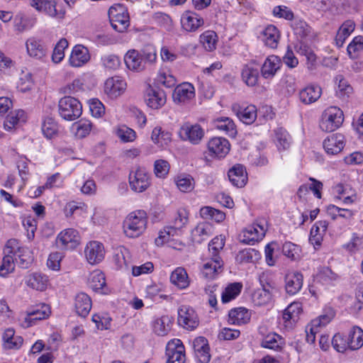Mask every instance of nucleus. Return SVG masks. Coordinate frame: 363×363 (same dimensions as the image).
Returning <instances> with one entry per match:
<instances>
[{"instance_id":"53","label":"nucleus","mask_w":363,"mask_h":363,"mask_svg":"<svg viewBox=\"0 0 363 363\" xmlns=\"http://www.w3.org/2000/svg\"><path fill=\"white\" fill-rule=\"evenodd\" d=\"M42 131L47 138H52L58 131L57 123L52 118H46L42 125Z\"/></svg>"},{"instance_id":"25","label":"nucleus","mask_w":363,"mask_h":363,"mask_svg":"<svg viewBox=\"0 0 363 363\" xmlns=\"http://www.w3.org/2000/svg\"><path fill=\"white\" fill-rule=\"evenodd\" d=\"M303 286V275L298 272H291L285 277V289L288 294H297Z\"/></svg>"},{"instance_id":"2","label":"nucleus","mask_w":363,"mask_h":363,"mask_svg":"<svg viewBox=\"0 0 363 363\" xmlns=\"http://www.w3.org/2000/svg\"><path fill=\"white\" fill-rule=\"evenodd\" d=\"M189 212L185 208H179L169 226L164 228V231L160 233L159 237L156 239V242L159 243L167 242L170 236H174L180 234L184 228L189 222Z\"/></svg>"},{"instance_id":"7","label":"nucleus","mask_w":363,"mask_h":363,"mask_svg":"<svg viewBox=\"0 0 363 363\" xmlns=\"http://www.w3.org/2000/svg\"><path fill=\"white\" fill-rule=\"evenodd\" d=\"M27 55L32 59L43 62L48 57V48L40 38L31 36L26 40Z\"/></svg>"},{"instance_id":"63","label":"nucleus","mask_w":363,"mask_h":363,"mask_svg":"<svg viewBox=\"0 0 363 363\" xmlns=\"http://www.w3.org/2000/svg\"><path fill=\"white\" fill-rule=\"evenodd\" d=\"M158 83L164 85L167 88H171L175 86L177 83L176 78L169 72H161L157 77Z\"/></svg>"},{"instance_id":"27","label":"nucleus","mask_w":363,"mask_h":363,"mask_svg":"<svg viewBox=\"0 0 363 363\" xmlns=\"http://www.w3.org/2000/svg\"><path fill=\"white\" fill-rule=\"evenodd\" d=\"M242 81L248 86H255L258 83L259 70L257 65L250 63L245 65L241 72Z\"/></svg>"},{"instance_id":"55","label":"nucleus","mask_w":363,"mask_h":363,"mask_svg":"<svg viewBox=\"0 0 363 363\" xmlns=\"http://www.w3.org/2000/svg\"><path fill=\"white\" fill-rule=\"evenodd\" d=\"M68 46V42L66 39L62 38L55 45L52 55V60L54 63L60 62L65 57V49Z\"/></svg>"},{"instance_id":"59","label":"nucleus","mask_w":363,"mask_h":363,"mask_svg":"<svg viewBox=\"0 0 363 363\" xmlns=\"http://www.w3.org/2000/svg\"><path fill=\"white\" fill-rule=\"evenodd\" d=\"M225 245L224 238L217 236L214 238L208 244V250L211 255V257H219V252L223 250Z\"/></svg>"},{"instance_id":"62","label":"nucleus","mask_w":363,"mask_h":363,"mask_svg":"<svg viewBox=\"0 0 363 363\" xmlns=\"http://www.w3.org/2000/svg\"><path fill=\"white\" fill-rule=\"evenodd\" d=\"M332 344L333 347L339 352H344L347 349H350V345L348 341H347V337H345L340 333H337L334 335Z\"/></svg>"},{"instance_id":"29","label":"nucleus","mask_w":363,"mask_h":363,"mask_svg":"<svg viewBox=\"0 0 363 363\" xmlns=\"http://www.w3.org/2000/svg\"><path fill=\"white\" fill-rule=\"evenodd\" d=\"M321 94L322 90L320 86L311 85L299 92V99L304 104H311L315 102L320 97Z\"/></svg>"},{"instance_id":"33","label":"nucleus","mask_w":363,"mask_h":363,"mask_svg":"<svg viewBox=\"0 0 363 363\" xmlns=\"http://www.w3.org/2000/svg\"><path fill=\"white\" fill-rule=\"evenodd\" d=\"M170 281L180 289H186L190 283L188 274L183 267H177L172 272Z\"/></svg>"},{"instance_id":"20","label":"nucleus","mask_w":363,"mask_h":363,"mask_svg":"<svg viewBox=\"0 0 363 363\" xmlns=\"http://www.w3.org/2000/svg\"><path fill=\"white\" fill-rule=\"evenodd\" d=\"M323 145L328 155L337 154L345 145V136L340 133L333 134L324 140Z\"/></svg>"},{"instance_id":"6","label":"nucleus","mask_w":363,"mask_h":363,"mask_svg":"<svg viewBox=\"0 0 363 363\" xmlns=\"http://www.w3.org/2000/svg\"><path fill=\"white\" fill-rule=\"evenodd\" d=\"M205 131L198 123L185 122L179 128L178 135L183 141L189 142L192 145H198L204 137Z\"/></svg>"},{"instance_id":"49","label":"nucleus","mask_w":363,"mask_h":363,"mask_svg":"<svg viewBox=\"0 0 363 363\" xmlns=\"http://www.w3.org/2000/svg\"><path fill=\"white\" fill-rule=\"evenodd\" d=\"M91 127V123L85 119H81L72 125V128L75 130V135L79 138H84L87 136L90 133Z\"/></svg>"},{"instance_id":"56","label":"nucleus","mask_w":363,"mask_h":363,"mask_svg":"<svg viewBox=\"0 0 363 363\" xmlns=\"http://www.w3.org/2000/svg\"><path fill=\"white\" fill-rule=\"evenodd\" d=\"M33 85L32 75L30 72H22L21 74L17 88L21 92H26L31 89Z\"/></svg>"},{"instance_id":"22","label":"nucleus","mask_w":363,"mask_h":363,"mask_svg":"<svg viewBox=\"0 0 363 363\" xmlns=\"http://www.w3.org/2000/svg\"><path fill=\"white\" fill-rule=\"evenodd\" d=\"M264 228L258 224L247 227L242 231L241 242L247 245H254L263 238Z\"/></svg>"},{"instance_id":"24","label":"nucleus","mask_w":363,"mask_h":363,"mask_svg":"<svg viewBox=\"0 0 363 363\" xmlns=\"http://www.w3.org/2000/svg\"><path fill=\"white\" fill-rule=\"evenodd\" d=\"M228 176L230 182L236 187H243L247 181L246 170L243 165L238 164L228 171Z\"/></svg>"},{"instance_id":"16","label":"nucleus","mask_w":363,"mask_h":363,"mask_svg":"<svg viewBox=\"0 0 363 363\" xmlns=\"http://www.w3.org/2000/svg\"><path fill=\"white\" fill-rule=\"evenodd\" d=\"M230 143L223 138L216 137L208 143V149L211 155L218 158H223L230 151Z\"/></svg>"},{"instance_id":"3","label":"nucleus","mask_w":363,"mask_h":363,"mask_svg":"<svg viewBox=\"0 0 363 363\" xmlns=\"http://www.w3.org/2000/svg\"><path fill=\"white\" fill-rule=\"evenodd\" d=\"M343 121L342 111L336 106H330L323 111L319 125L323 131L333 132L341 126Z\"/></svg>"},{"instance_id":"40","label":"nucleus","mask_w":363,"mask_h":363,"mask_svg":"<svg viewBox=\"0 0 363 363\" xmlns=\"http://www.w3.org/2000/svg\"><path fill=\"white\" fill-rule=\"evenodd\" d=\"M284 345L283 338L278 334L269 333L262 340L261 345L263 347L278 350Z\"/></svg>"},{"instance_id":"9","label":"nucleus","mask_w":363,"mask_h":363,"mask_svg":"<svg viewBox=\"0 0 363 363\" xmlns=\"http://www.w3.org/2000/svg\"><path fill=\"white\" fill-rule=\"evenodd\" d=\"M166 363H185V348L179 339H173L168 342L166 347Z\"/></svg>"},{"instance_id":"36","label":"nucleus","mask_w":363,"mask_h":363,"mask_svg":"<svg viewBox=\"0 0 363 363\" xmlns=\"http://www.w3.org/2000/svg\"><path fill=\"white\" fill-rule=\"evenodd\" d=\"M350 350H357L363 346V330L358 326H353L347 336Z\"/></svg>"},{"instance_id":"54","label":"nucleus","mask_w":363,"mask_h":363,"mask_svg":"<svg viewBox=\"0 0 363 363\" xmlns=\"http://www.w3.org/2000/svg\"><path fill=\"white\" fill-rule=\"evenodd\" d=\"M297 52L306 57L308 68L309 69H313L317 58L312 50L306 45H301L297 50Z\"/></svg>"},{"instance_id":"14","label":"nucleus","mask_w":363,"mask_h":363,"mask_svg":"<svg viewBox=\"0 0 363 363\" xmlns=\"http://www.w3.org/2000/svg\"><path fill=\"white\" fill-rule=\"evenodd\" d=\"M232 111L240 121L247 125L253 123L257 118V111L254 105L243 106L235 104L232 106Z\"/></svg>"},{"instance_id":"34","label":"nucleus","mask_w":363,"mask_h":363,"mask_svg":"<svg viewBox=\"0 0 363 363\" xmlns=\"http://www.w3.org/2000/svg\"><path fill=\"white\" fill-rule=\"evenodd\" d=\"M26 120V113L22 109L11 111L6 118L4 126L6 130H11L15 128L18 123H24Z\"/></svg>"},{"instance_id":"43","label":"nucleus","mask_w":363,"mask_h":363,"mask_svg":"<svg viewBox=\"0 0 363 363\" xmlns=\"http://www.w3.org/2000/svg\"><path fill=\"white\" fill-rule=\"evenodd\" d=\"M200 42L207 51H213L216 48L218 36L213 30H206L200 35Z\"/></svg>"},{"instance_id":"12","label":"nucleus","mask_w":363,"mask_h":363,"mask_svg":"<svg viewBox=\"0 0 363 363\" xmlns=\"http://www.w3.org/2000/svg\"><path fill=\"white\" fill-rule=\"evenodd\" d=\"M87 262L94 265L101 262L105 257V249L102 243L98 241H90L84 249Z\"/></svg>"},{"instance_id":"50","label":"nucleus","mask_w":363,"mask_h":363,"mask_svg":"<svg viewBox=\"0 0 363 363\" xmlns=\"http://www.w3.org/2000/svg\"><path fill=\"white\" fill-rule=\"evenodd\" d=\"M116 135L123 143L133 142L136 138V133L132 128L123 125L116 128Z\"/></svg>"},{"instance_id":"17","label":"nucleus","mask_w":363,"mask_h":363,"mask_svg":"<svg viewBox=\"0 0 363 363\" xmlns=\"http://www.w3.org/2000/svg\"><path fill=\"white\" fill-rule=\"evenodd\" d=\"M90 60L89 51L82 45H76L72 50L69 58V65L73 67H80Z\"/></svg>"},{"instance_id":"39","label":"nucleus","mask_w":363,"mask_h":363,"mask_svg":"<svg viewBox=\"0 0 363 363\" xmlns=\"http://www.w3.org/2000/svg\"><path fill=\"white\" fill-rule=\"evenodd\" d=\"M212 234V226L208 223H200L191 232L194 242L200 243Z\"/></svg>"},{"instance_id":"58","label":"nucleus","mask_w":363,"mask_h":363,"mask_svg":"<svg viewBox=\"0 0 363 363\" xmlns=\"http://www.w3.org/2000/svg\"><path fill=\"white\" fill-rule=\"evenodd\" d=\"M300 251V247L291 242H286L282 246L283 254L292 260L299 257Z\"/></svg>"},{"instance_id":"38","label":"nucleus","mask_w":363,"mask_h":363,"mask_svg":"<svg viewBox=\"0 0 363 363\" xmlns=\"http://www.w3.org/2000/svg\"><path fill=\"white\" fill-rule=\"evenodd\" d=\"M170 318L168 315H162L155 318L152 323V331L159 336L166 335L170 330Z\"/></svg>"},{"instance_id":"60","label":"nucleus","mask_w":363,"mask_h":363,"mask_svg":"<svg viewBox=\"0 0 363 363\" xmlns=\"http://www.w3.org/2000/svg\"><path fill=\"white\" fill-rule=\"evenodd\" d=\"M177 186L182 192H189L194 188V179L189 176H180L177 179Z\"/></svg>"},{"instance_id":"37","label":"nucleus","mask_w":363,"mask_h":363,"mask_svg":"<svg viewBox=\"0 0 363 363\" xmlns=\"http://www.w3.org/2000/svg\"><path fill=\"white\" fill-rule=\"evenodd\" d=\"M355 23L352 20L345 21L337 30L335 42L338 47H342L345 40L354 31Z\"/></svg>"},{"instance_id":"35","label":"nucleus","mask_w":363,"mask_h":363,"mask_svg":"<svg viewBox=\"0 0 363 363\" xmlns=\"http://www.w3.org/2000/svg\"><path fill=\"white\" fill-rule=\"evenodd\" d=\"M228 317L232 324H245L250 321L251 313L245 308H237L230 311Z\"/></svg>"},{"instance_id":"52","label":"nucleus","mask_w":363,"mask_h":363,"mask_svg":"<svg viewBox=\"0 0 363 363\" xmlns=\"http://www.w3.org/2000/svg\"><path fill=\"white\" fill-rule=\"evenodd\" d=\"M301 311V303L300 302H293L284 310L283 318L286 321L291 320L295 321L297 320Z\"/></svg>"},{"instance_id":"30","label":"nucleus","mask_w":363,"mask_h":363,"mask_svg":"<svg viewBox=\"0 0 363 363\" xmlns=\"http://www.w3.org/2000/svg\"><path fill=\"white\" fill-rule=\"evenodd\" d=\"M77 313L82 317L87 316L91 308L90 297L85 293H79L75 297L74 303Z\"/></svg>"},{"instance_id":"8","label":"nucleus","mask_w":363,"mask_h":363,"mask_svg":"<svg viewBox=\"0 0 363 363\" xmlns=\"http://www.w3.org/2000/svg\"><path fill=\"white\" fill-rule=\"evenodd\" d=\"M129 184L135 192H143L150 185V176L145 168L138 167L129 174Z\"/></svg>"},{"instance_id":"48","label":"nucleus","mask_w":363,"mask_h":363,"mask_svg":"<svg viewBox=\"0 0 363 363\" xmlns=\"http://www.w3.org/2000/svg\"><path fill=\"white\" fill-rule=\"evenodd\" d=\"M216 126L218 130L225 132L231 137H234L237 133L234 122L227 117L218 119Z\"/></svg>"},{"instance_id":"15","label":"nucleus","mask_w":363,"mask_h":363,"mask_svg":"<svg viewBox=\"0 0 363 363\" xmlns=\"http://www.w3.org/2000/svg\"><path fill=\"white\" fill-rule=\"evenodd\" d=\"M195 97L194 86L188 82L178 85L172 94L173 101L176 104H185Z\"/></svg>"},{"instance_id":"28","label":"nucleus","mask_w":363,"mask_h":363,"mask_svg":"<svg viewBox=\"0 0 363 363\" xmlns=\"http://www.w3.org/2000/svg\"><path fill=\"white\" fill-rule=\"evenodd\" d=\"M328 225L326 220H319L313 225L310 233L309 241L315 247L320 246Z\"/></svg>"},{"instance_id":"10","label":"nucleus","mask_w":363,"mask_h":363,"mask_svg":"<svg viewBox=\"0 0 363 363\" xmlns=\"http://www.w3.org/2000/svg\"><path fill=\"white\" fill-rule=\"evenodd\" d=\"M178 323L187 330H194L199 325L198 315L189 306H182L178 310Z\"/></svg>"},{"instance_id":"45","label":"nucleus","mask_w":363,"mask_h":363,"mask_svg":"<svg viewBox=\"0 0 363 363\" xmlns=\"http://www.w3.org/2000/svg\"><path fill=\"white\" fill-rule=\"evenodd\" d=\"M200 215L204 219H211L217 223L222 222L225 218L223 212L210 206L202 207L200 209Z\"/></svg>"},{"instance_id":"19","label":"nucleus","mask_w":363,"mask_h":363,"mask_svg":"<svg viewBox=\"0 0 363 363\" xmlns=\"http://www.w3.org/2000/svg\"><path fill=\"white\" fill-rule=\"evenodd\" d=\"M50 308L48 305L43 303L38 306V308L30 311L24 320L21 323L23 328H28L36 320H40L49 317L50 314Z\"/></svg>"},{"instance_id":"61","label":"nucleus","mask_w":363,"mask_h":363,"mask_svg":"<svg viewBox=\"0 0 363 363\" xmlns=\"http://www.w3.org/2000/svg\"><path fill=\"white\" fill-rule=\"evenodd\" d=\"M269 292L259 289L252 294V301L255 305L263 306L267 304L272 299Z\"/></svg>"},{"instance_id":"23","label":"nucleus","mask_w":363,"mask_h":363,"mask_svg":"<svg viewBox=\"0 0 363 363\" xmlns=\"http://www.w3.org/2000/svg\"><path fill=\"white\" fill-rule=\"evenodd\" d=\"M124 61L130 70L139 72L145 69V61L135 50H129L124 57Z\"/></svg>"},{"instance_id":"21","label":"nucleus","mask_w":363,"mask_h":363,"mask_svg":"<svg viewBox=\"0 0 363 363\" xmlns=\"http://www.w3.org/2000/svg\"><path fill=\"white\" fill-rule=\"evenodd\" d=\"M126 83L119 77L107 79L104 84V92L111 98L121 95L125 89Z\"/></svg>"},{"instance_id":"32","label":"nucleus","mask_w":363,"mask_h":363,"mask_svg":"<svg viewBox=\"0 0 363 363\" xmlns=\"http://www.w3.org/2000/svg\"><path fill=\"white\" fill-rule=\"evenodd\" d=\"M223 264L220 257H211L209 261L203 264L202 274L206 279H213L223 267Z\"/></svg>"},{"instance_id":"51","label":"nucleus","mask_w":363,"mask_h":363,"mask_svg":"<svg viewBox=\"0 0 363 363\" xmlns=\"http://www.w3.org/2000/svg\"><path fill=\"white\" fill-rule=\"evenodd\" d=\"M242 285L240 283H233L226 287L223 292L221 300L223 303H228L234 299L241 292Z\"/></svg>"},{"instance_id":"11","label":"nucleus","mask_w":363,"mask_h":363,"mask_svg":"<svg viewBox=\"0 0 363 363\" xmlns=\"http://www.w3.org/2000/svg\"><path fill=\"white\" fill-rule=\"evenodd\" d=\"M80 242L79 233L73 228H67L60 232L57 238L56 244L62 249H74Z\"/></svg>"},{"instance_id":"46","label":"nucleus","mask_w":363,"mask_h":363,"mask_svg":"<svg viewBox=\"0 0 363 363\" xmlns=\"http://www.w3.org/2000/svg\"><path fill=\"white\" fill-rule=\"evenodd\" d=\"M277 146L279 150H286L289 147L291 138L287 131L282 128H279L274 130Z\"/></svg>"},{"instance_id":"13","label":"nucleus","mask_w":363,"mask_h":363,"mask_svg":"<svg viewBox=\"0 0 363 363\" xmlns=\"http://www.w3.org/2000/svg\"><path fill=\"white\" fill-rule=\"evenodd\" d=\"M145 100L149 107L158 109L165 104L166 94L162 89L150 86L146 90Z\"/></svg>"},{"instance_id":"4","label":"nucleus","mask_w":363,"mask_h":363,"mask_svg":"<svg viewBox=\"0 0 363 363\" xmlns=\"http://www.w3.org/2000/svg\"><path fill=\"white\" fill-rule=\"evenodd\" d=\"M60 116L66 121H74L82 113V106L79 100L72 96H65L58 103Z\"/></svg>"},{"instance_id":"47","label":"nucleus","mask_w":363,"mask_h":363,"mask_svg":"<svg viewBox=\"0 0 363 363\" xmlns=\"http://www.w3.org/2000/svg\"><path fill=\"white\" fill-rule=\"evenodd\" d=\"M89 283L93 290H103L106 285L104 274L100 270H94L89 276Z\"/></svg>"},{"instance_id":"18","label":"nucleus","mask_w":363,"mask_h":363,"mask_svg":"<svg viewBox=\"0 0 363 363\" xmlns=\"http://www.w3.org/2000/svg\"><path fill=\"white\" fill-rule=\"evenodd\" d=\"M204 21L199 14L192 11H185L181 17V24L187 32H194L202 26Z\"/></svg>"},{"instance_id":"57","label":"nucleus","mask_w":363,"mask_h":363,"mask_svg":"<svg viewBox=\"0 0 363 363\" xmlns=\"http://www.w3.org/2000/svg\"><path fill=\"white\" fill-rule=\"evenodd\" d=\"M15 264L13 257L11 255H5L0 266V276L6 277L14 270Z\"/></svg>"},{"instance_id":"5","label":"nucleus","mask_w":363,"mask_h":363,"mask_svg":"<svg viewBox=\"0 0 363 363\" xmlns=\"http://www.w3.org/2000/svg\"><path fill=\"white\" fill-rule=\"evenodd\" d=\"M108 16L112 28L119 33L124 32L130 25L128 13L121 4L111 6Z\"/></svg>"},{"instance_id":"31","label":"nucleus","mask_w":363,"mask_h":363,"mask_svg":"<svg viewBox=\"0 0 363 363\" xmlns=\"http://www.w3.org/2000/svg\"><path fill=\"white\" fill-rule=\"evenodd\" d=\"M280 60L275 55L269 56L261 68L262 76L265 79L272 78L279 69Z\"/></svg>"},{"instance_id":"41","label":"nucleus","mask_w":363,"mask_h":363,"mask_svg":"<svg viewBox=\"0 0 363 363\" xmlns=\"http://www.w3.org/2000/svg\"><path fill=\"white\" fill-rule=\"evenodd\" d=\"M26 284L29 287L42 291L47 287L48 278L41 274L33 273L28 276Z\"/></svg>"},{"instance_id":"1","label":"nucleus","mask_w":363,"mask_h":363,"mask_svg":"<svg viewBox=\"0 0 363 363\" xmlns=\"http://www.w3.org/2000/svg\"><path fill=\"white\" fill-rule=\"evenodd\" d=\"M147 213L144 211H135L128 215L123 221V232L127 237L137 238L146 229Z\"/></svg>"},{"instance_id":"64","label":"nucleus","mask_w":363,"mask_h":363,"mask_svg":"<svg viewBox=\"0 0 363 363\" xmlns=\"http://www.w3.org/2000/svg\"><path fill=\"white\" fill-rule=\"evenodd\" d=\"M344 162L347 165L356 166L363 164V152L360 151L353 152L344 157Z\"/></svg>"},{"instance_id":"26","label":"nucleus","mask_w":363,"mask_h":363,"mask_svg":"<svg viewBox=\"0 0 363 363\" xmlns=\"http://www.w3.org/2000/svg\"><path fill=\"white\" fill-rule=\"evenodd\" d=\"M262 40L266 46L274 49L278 46L280 33L274 25L267 26L261 33Z\"/></svg>"},{"instance_id":"44","label":"nucleus","mask_w":363,"mask_h":363,"mask_svg":"<svg viewBox=\"0 0 363 363\" xmlns=\"http://www.w3.org/2000/svg\"><path fill=\"white\" fill-rule=\"evenodd\" d=\"M101 64L107 71H115L121 66L120 57L114 54H105L101 57Z\"/></svg>"},{"instance_id":"42","label":"nucleus","mask_w":363,"mask_h":363,"mask_svg":"<svg viewBox=\"0 0 363 363\" xmlns=\"http://www.w3.org/2000/svg\"><path fill=\"white\" fill-rule=\"evenodd\" d=\"M35 18L26 16L23 13H19L15 17L14 27L16 30L22 33L33 27L35 24Z\"/></svg>"}]
</instances>
